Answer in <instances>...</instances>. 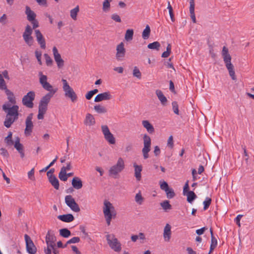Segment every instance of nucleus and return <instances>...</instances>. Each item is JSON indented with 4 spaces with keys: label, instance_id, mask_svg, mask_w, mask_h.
<instances>
[{
    "label": "nucleus",
    "instance_id": "f257e3e1",
    "mask_svg": "<svg viewBox=\"0 0 254 254\" xmlns=\"http://www.w3.org/2000/svg\"><path fill=\"white\" fill-rule=\"evenodd\" d=\"M39 77V83L42 87L49 92L42 97L40 102L48 105L51 99L57 92V89H54L52 85L48 82V77L47 75L43 74L42 72L40 71L38 73Z\"/></svg>",
    "mask_w": 254,
    "mask_h": 254
},
{
    "label": "nucleus",
    "instance_id": "f03ea898",
    "mask_svg": "<svg viewBox=\"0 0 254 254\" xmlns=\"http://www.w3.org/2000/svg\"><path fill=\"white\" fill-rule=\"evenodd\" d=\"M103 213L108 226L110 225L111 220L116 216V211L113 204L108 200H105L103 208Z\"/></svg>",
    "mask_w": 254,
    "mask_h": 254
},
{
    "label": "nucleus",
    "instance_id": "7ed1b4c3",
    "mask_svg": "<svg viewBox=\"0 0 254 254\" xmlns=\"http://www.w3.org/2000/svg\"><path fill=\"white\" fill-rule=\"evenodd\" d=\"M125 167V161L122 157H119L116 164L111 166L109 170V175L110 176L116 178Z\"/></svg>",
    "mask_w": 254,
    "mask_h": 254
},
{
    "label": "nucleus",
    "instance_id": "20e7f679",
    "mask_svg": "<svg viewBox=\"0 0 254 254\" xmlns=\"http://www.w3.org/2000/svg\"><path fill=\"white\" fill-rule=\"evenodd\" d=\"M106 238L109 247L116 252H120L122 250V245L115 235L113 234H108Z\"/></svg>",
    "mask_w": 254,
    "mask_h": 254
},
{
    "label": "nucleus",
    "instance_id": "39448f33",
    "mask_svg": "<svg viewBox=\"0 0 254 254\" xmlns=\"http://www.w3.org/2000/svg\"><path fill=\"white\" fill-rule=\"evenodd\" d=\"M62 81L63 83V90L64 92V95L66 97L69 98L72 102H75L77 100V95L73 89L69 85L67 81L64 79H62Z\"/></svg>",
    "mask_w": 254,
    "mask_h": 254
},
{
    "label": "nucleus",
    "instance_id": "423d86ee",
    "mask_svg": "<svg viewBox=\"0 0 254 254\" xmlns=\"http://www.w3.org/2000/svg\"><path fill=\"white\" fill-rule=\"evenodd\" d=\"M3 110L6 113V115L13 116L15 118L18 117L19 107L16 105L11 106L9 103H6L2 105Z\"/></svg>",
    "mask_w": 254,
    "mask_h": 254
},
{
    "label": "nucleus",
    "instance_id": "0eeeda50",
    "mask_svg": "<svg viewBox=\"0 0 254 254\" xmlns=\"http://www.w3.org/2000/svg\"><path fill=\"white\" fill-rule=\"evenodd\" d=\"M35 98V93L33 91L28 92L22 99V104L28 108L34 106L33 101Z\"/></svg>",
    "mask_w": 254,
    "mask_h": 254
},
{
    "label": "nucleus",
    "instance_id": "6e6552de",
    "mask_svg": "<svg viewBox=\"0 0 254 254\" xmlns=\"http://www.w3.org/2000/svg\"><path fill=\"white\" fill-rule=\"evenodd\" d=\"M32 32L33 30L32 27L29 25H27L26 26L25 31L22 35V37L25 42L29 46H31L34 42L33 38L31 35Z\"/></svg>",
    "mask_w": 254,
    "mask_h": 254
},
{
    "label": "nucleus",
    "instance_id": "1a4fd4ad",
    "mask_svg": "<svg viewBox=\"0 0 254 254\" xmlns=\"http://www.w3.org/2000/svg\"><path fill=\"white\" fill-rule=\"evenodd\" d=\"M143 147L142 150L144 159H146L149 157L148 153L150 151L151 138L146 134L143 136Z\"/></svg>",
    "mask_w": 254,
    "mask_h": 254
},
{
    "label": "nucleus",
    "instance_id": "9d476101",
    "mask_svg": "<svg viewBox=\"0 0 254 254\" xmlns=\"http://www.w3.org/2000/svg\"><path fill=\"white\" fill-rule=\"evenodd\" d=\"M65 203L71 210L75 212L80 211V208L78 204L75 202V199L71 195H67L65 196Z\"/></svg>",
    "mask_w": 254,
    "mask_h": 254
},
{
    "label": "nucleus",
    "instance_id": "9b49d317",
    "mask_svg": "<svg viewBox=\"0 0 254 254\" xmlns=\"http://www.w3.org/2000/svg\"><path fill=\"white\" fill-rule=\"evenodd\" d=\"M101 129L106 140L110 144H114L116 143L115 138L110 132L108 126L106 125L102 126Z\"/></svg>",
    "mask_w": 254,
    "mask_h": 254
},
{
    "label": "nucleus",
    "instance_id": "f8f14e48",
    "mask_svg": "<svg viewBox=\"0 0 254 254\" xmlns=\"http://www.w3.org/2000/svg\"><path fill=\"white\" fill-rule=\"evenodd\" d=\"M33 114H30L26 118L25 121L26 127L24 130L25 134L26 136L31 135L33 128V124L32 122Z\"/></svg>",
    "mask_w": 254,
    "mask_h": 254
},
{
    "label": "nucleus",
    "instance_id": "ddd939ff",
    "mask_svg": "<svg viewBox=\"0 0 254 254\" xmlns=\"http://www.w3.org/2000/svg\"><path fill=\"white\" fill-rule=\"evenodd\" d=\"M25 241L26 242V249L29 254H35L36 252V248L30 237L27 234L24 235Z\"/></svg>",
    "mask_w": 254,
    "mask_h": 254
},
{
    "label": "nucleus",
    "instance_id": "4468645a",
    "mask_svg": "<svg viewBox=\"0 0 254 254\" xmlns=\"http://www.w3.org/2000/svg\"><path fill=\"white\" fill-rule=\"evenodd\" d=\"M53 54L54 60L57 64L59 68H61L64 66V61L62 58L61 54L59 53L57 48L56 47L53 48Z\"/></svg>",
    "mask_w": 254,
    "mask_h": 254
},
{
    "label": "nucleus",
    "instance_id": "2eb2a0df",
    "mask_svg": "<svg viewBox=\"0 0 254 254\" xmlns=\"http://www.w3.org/2000/svg\"><path fill=\"white\" fill-rule=\"evenodd\" d=\"M124 46H125L123 42H121L117 46V53L116 57L118 61H122L125 57L126 49Z\"/></svg>",
    "mask_w": 254,
    "mask_h": 254
},
{
    "label": "nucleus",
    "instance_id": "dca6fc26",
    "mask_svg": "<svg viewBox=\"0 0 254 254\" xmlns=\"http://www.w3.org/2000/svg\"><path fill=\"white\" fill-rule=\"evenodd\" d=\"M35 37L38 43L42 49L46 48V41L42 34L39 29L35 30Z\"/></svg>",
    "mask_w": 254,
    "mask_h": 254
},
{
    "label": "nucleus",
    "instance_id": "f3484780",
    "mask_svg": "<svg viewBox=\"0 0 254 254\" xmlns=\"http://www.w3.org/2000/svg\"><path fill=\"white\" fill-rule=\"evenodd\" d=\"M56 240V238L54 232L51 230L48 231L46 236V243L47 245L50 247H52L53 245L55 246V242Z\"/></svg>",
    "mask_w": 254,
    "mask_h": 254
},
{
    "label": "nucleus",
    "instance_id": "a211bd4d",
    "mask_svg": "<svg viewBox=\"0 0 254 254\" xmlns=\"http://www.w3.org/2000/svg\"><path fill=\"white\" fill-rule=\"evenodd\" d=\"M222 56L223 58L224 62L226 66L232 64L231 63V57L229 54L228 48L224 46L222 51Z\"/></svg>",
    "mask_w": 254,
    "mask_h": 254
},
{
    "label": "nucleus",
    "instance_id": "6ab92c4d",
    "mask_svg": "<svg viewBox=\"0 0 254 254\" xmlns=\"http://www.w3.org/2000/svg\"><path fill=\"white\" fill-rule=\"evenodd\" d=\"M48 109V105L44 104L39 102L38 106V114L37 118L39 120H43L44 119V115L46 113Z\"/></svg>",
    "mask_w": 254,
    "mask_h": 254
},
{
    "label": "nucleus",
    "instance_id": "aec40b11",
    "mask_svg": "<svg viewBox=\"0 0 254 254\" xmlns=\"http://www.w3.org/2000/svg\"><path fill=\"white\" fill-rule=\"evenodd\" d=\"M111 95L109 92H105L98 94L94 99L96 102H101L103 100H108L111 99Z\"/></svg>",
    "mask_w": 254,
    "mask_h": 254
},
{
    "label": "nucleus",
    "instance_id": "412c9836",
    "mask_svg": "<svg viewBox=\"0 0 254 254\" xmlns=\"http://www.w3.org/2000/svg\"><path fill=\"white\" fill-rule=\"evenodd\" d=\"M171 227L169 224H167L164 228L163 237L165 241L169 242L171 236Z\"/></svg>",
    "mask_w": 254,
    "mask_h": 254
},
{
    "label": "nucleus",
    "instance_id": "4be33fe9",
    "mask_svg": "<svg viewBox=\"0 0 254 254\" xmlns=\"http://www.w3.org/2000/svg\"><path fill=\"white\" fill-rule=\"evenodd\" d=\"M133 165L134 168V177L137 181H139L141 179V172L142 170V167L141 165H138L135 163H133Z\"/></svg>",
    "mask_w": 254,
    "mask_h": 254
},
{
    "label": "nucleus",
    "instance_id": "5701e85b",
    "mask_svg": "<svg viewBox=\"0 0 254 254\" xmlns=\"http://www.w3.org/2000/svg\"><path fill=\"white\" fill-rule=\"evenodd\" d=\"M84 124L87 126H92L95 124V118L90 113L86 114L84 120Z\"/></svg>",
    "mask_w": 254,
    "mask_h": 254
},
{
    "label": "nucleus",
    "instance_id": "b1692460",
    "mask_svg": "<svg viewBox=\"0 0 254 254\" xmlns=\"http://www.w3.org/2000/svg\"><path fill=\"white\" fill-rule=\"evenodd\" d=\"M25 9V14L27 15V20L31 21L36 19V15L35 13L28 6H26Z\"/></svg>",
    "mask_w": 254,
    "mask_h": 254
},
{
    "label": "nucleus",
    "instance_id": "393cba45",
    "mask_svg": "<svg viewBox=\"0 0 254 254\" xmlns=\"http://www.w3.org/2000/svg\"><path fill=\"white\" fill-rule=\"evenodd\" d=\"M210 231L211 234V244L210 246V251L208 254H210V253L215 249V248L217 246V239L213 235L212 230L210 229Z\"/></svg>",
    "mask_w": 254,
    "mask_h": 254
},
{
    "label": "nucleus",
    "instance_id": "a878e982",
    "mask_svg": "<svg viewBox=\"0 0 254 254\" xmlns=\"http://www.w3.org/2000/svg\"><path fill=\"white\" fill-rule=\"evenodd\" d=\"M58 218L64 222H71L74 220V217L71 214H66L60 215L58 216Z\"/></svg>",
    "mask_w": 254,
    "mask_h": 254
},
{
    "label": "nucleus",
    "instance_id": "bb28decb",
    "mask_svg": "<svg viewBox=\"0 0 254 254\" xmlns=\"http://www.w3.org/2000/svg\"><path fill=\"white\" fill-rule=\"evenodd\" d=\"M132 242H136L138 239L140 240L141 243H144L145 240V235L143 233L140 232L138 235H132L130 237Z\"/></svg>",
    "mask_w": 254,
    "mask_h": 254
},
{
    "label": "nucleus",
    "instance_id": "cd10ccee",
    "mask_svg": "<svg viewBox=\"0 0 254 254\" xmlns=\"http://www.w3.org/2000/svg\"><path fill=\"white\" fill-rule=\"evenodd\" d=\"M71 184L76 190L80 189L83 186L82 181L78 177H74L72 180Z\"/></svg>",
    "mask_w": 254,
    "mask_h": 254
},
{
    "label": "nucleus",
    "instance_id": "c85d7f7f",
    "mask_svg": "<svg viewBox=\"0 0 254 254\" xmlns=\"http://www.w3.org/2000/svg\"><path fill=\"white\" fill-rule=\"evenodd\" d=\"M5 93L7 96L8 102L13 105H15L16 101L15 96L12 92L8 89L5 90Z\"/></svg>",
    "mask_w": 254,
    "mask_h": 254
},
{
    "label": "nucleus",
    "instance_id": "c756f323",
    "mask_svg": "<svg viewBox=\"0 0 254 254\" xmlns=\"http://www.w3.org/2000/svg\"><path fill=\"white\" fill-rule=\"evenodd\" d=\"M17 119V118H15L13 116L6 115V118L3 123L4 126L7 128H9Z\"/></svg>",
    "mask_w": 254,
    "mask_h": 254
},
{
    "label": "nucleus",
    "instance_id": "7c9ffc66",
    "mask_svg": "<svg viewBox=\"0 0 254 254\" xmlns=\"http://www.w3.org/2000/svg\"><path fill=\"white\" fill-rule=\"evenodd\" d=\"M156 94L163 106H165L167 102L166 97L164 95L163 92L160 90H156Z\"/></svg>",
    "mask_w": 254,
    "mask_h": 254
},
{
    "label": "nucleus",
    "instance_id": "2f4dec72",
    "mask_svg": "<svg viewBox=\"0 0 254 254\" xmlns=\"http://www.w3.org/2000/svg\"><path fill=\"white\" fill-rule=\"evenodd\" d=\"M142 125L149 133H152L154 131V128L153 126L147 120L142 121Z\"/></svg>",
    "mask_w": 254,
    "mask_h": 254
},
{
    "label": "nucleus",
    "instance_id": "473e14b6",
    "mask_svg": "<svg viewBox=\"0 0 254 254\" xmlns=\"http://www.w3.org/2000/svg\"><path fill=\"white\" fill-rule=\"evenodd\" d=\"M49 182L56 190L59 189V182L56 176H51L49 178Z\"/></svg>",
    "mask_w": 254,
    "mask_h": 254
},
{
    "label": "nucleus",
    "instance_id": "72a5a7b5",
    "mask_svg": "<svg viewBox=\"0 0 254 254\" xmlns=\"http://www.w3.org/2000/svg\"><path fill=\"white\" fill-rule=\"evenodd\" d=\"M134 31L132 29H128L126 30L125 35V39L127 41H130L133 39Z\"/></svg>",
    "mask_w": 254,
    "mask_h": 254
},
{
    "label": "nucleus",
    "instance_id": "f704fd0d",
    "mask_svg": "<svg viewBox=\"0 0 254 254\" xmlns=\"http://www.w3.org/2000/svg\"><path fill=\"white\" fill-rule=\"evenodd\" d=\"M79 11V6L77 5L75 7L72 9L70 11V16L72 19L76 20L77 19V15Z\"/></svg>",
    "mask_w": 254,
    "mask_h": 254
},
{
    "label": "nucleus",
    "instance_id": "c9c22d12",
    "mask_svg": "<svg viewBox=\"0 0 254 254\" xmlns=\"http://www.w3.org/2000/svg\"><path fill=\"white\" fill-rule=\"evenodd\" d=\"M113 0H104L103 2L102 10L104 12H107L109 11L111 7L110 2Z\"/></svg>",
    "mask_w": 254,
    "mask_h": 254
},
{
    "label": "nucleus",
    "instance_id": "e433bc0d",
    "mask_svg": "<svg viewBox=\"0 0 254 254\" xmlns=\"http://www.w3.org/2000/svg\"><path fill=\"white\" fill-rule=\"evenodd\" d=\"M230 76L232 78V79L234 80L236 79V77L235 76V72L234 70V66L232 64H229L226 66Z\"/></svg>",
    "mask_w": 254,
    "mask_h": 254
},
{
    "label": "nucleus",
    "instance_id": "4c0bfd02",
    "mask_svg": "<svg viewBox=\"0 0 254 254\" xmlns=\"http://www.w3.org/2000/svg\"><path fill=\"white\" fill-rule=\"evenodd\" d=\"M144 199L142 197L141 193L140 191L135 194L134 200L136 203L138 205H142L144 201Z\"/></svg>",
    "mask_w": 254,
    "mask_h": 254
},
{
    "label": "nucleus",
    "instance_id": "58836bf2",
    "mask_svg": "<svg viewBox=\"0 0 254 254\" xmlns=\"http://www.w3.org/2000/svg\"><path fill=\"white\" fill-rule=\"evenodd\" d=\"M186 195L187 196V201L190 203H192L196 197V194L192 191H188Z\"/></svg>",
    "mask_w": 254,
    "mask_h": 254
},
{
    "label": "nucleus",
    "instance_id": "ea45409f",
    "mask_svg": "<svg viewBox=\"0 0 254 254\" xmlns=\"http://www.w3.org/2000/svg\"><path fill=\"white\" fill-rule=\"evenodd\" d=\"M150 34V28L148 25H147L145 27V28L143 30L142 37V38L144 40H146L148 39Z\"/></svg>",
    "mask_w": 254,
    "mask_h": 254
},
{
    "label": "nucleus",
    "instance_id": "a19ab883",
    "mask_svg": "<svg viewBox=\"0 0 254 254\" xmlns=\"http://www.w3.org/2000/svg\"><path fill=\"white\" fill-rule=\"evenodd\" d=\"M160 46V44L158 42L155 41L153 43L149 44L147 45V48L151 50H159Z\"/></svg>",
    "mask_w": 254,
    "mask_h": 254
},
{
    "label": "nucleus",
    "instance_id": "79ce46f5",
    "mask_svg": "<svg viewBox=\"0 0 254 254\" xmlns=\"http://www.w3.org/2000/svg\"><path fill=\"white\" fill-rule=\"evenodd\" d=\"M94 109L99 114H103L107 112L106 109L104 107L99 105L94 106Z\"/></svg>",
    "mask_w": 254,
    "mask_h": 254
},
{
    "label": "nucleus",
    "instance_id": "37998d69",
    "mask_svg": "<svg viewBox=\"0 0 254 254\" xmlns=\"http://www.w3.org/2000/svg\"><path fill=\"white\" fill-rule=\"evenodd\" d=\"M59 178L62 181H66L67 180L66 172H64V169H61L59 174Z\"/></svg>",
    "mask_w": 254,
    "mask_h": 254
},
{
    "label": "nucleus",
    "instance_id": "c03bdc74",
    "mask_svg": "<svg viewBox=\"0 0 254 254\" xmlns=\"http://www.w3.org/2000/svg\"><path fill=\"white\" fill-rule=\"evenodd\" d=\"M60 234L64 238H68L71 234L70 231L66 228H63L60 230Z\"/></svg>",
    "mask_w": 254,
    "mask_h": 254
},
{
    "label": "nucleus",
    "instance_id": "a18cd8bd",
    "mask_svg": "<svg viewBox=\"0 0 254 254\" xmlns=\"http://www.w3.org/2000/svg\"><path fill=\"white\" fill-rule=\"evenodd\" d=\"M160 205L165 211H167L171 209V205L169 203L168 200H165L160 203Z\"/></svg>",
    "mask_w": 254,
    "mask_h": 254
},
{
    "label": "nucleus",
    "instance_id": "49530a36",
    "mask_svg": "<svg viewBox=\"0 0 254 254\" xmlns=\"http://www.w3.org/2000/svg\"><path fill=\"white\" fill-rule=\"evenodd\" d=\"M159 185L160 189L165 191H167V190L169 188L167 183L164 180H160L159 181Z\"/></svg>",
    "mask_w": 254,
    "mask_h": 254
},
{
    "label": "nucleus",
    "instance_id": "de8ad7c7",
    "mask_svg": "<svg viewBox=\"0 0 254 254\" xmlns=\"http://www.w3.org/2000/svg\"><path fill=\"white\" fill-rule=\"evenodd\" d=\"M12 132H9L8 135L5 138V142L7 145H12L13 144V141L12 140Z\"/></svg>",
    "mask_w": 254,
    "mask_h": 254
},
{
    "label": "nucleus",
    "instance_id": "09e8293b",
    "mask_svg": "<svg viewBox=\"0 0 254 254\" xmlns=\"http://www.w3.org/2000/svg\"><path fill=\"white\" fill-rule=\"evenodd\" d=\"M44 57L45 58L47 65L52 66L53 63V61L50 56L47 54H44Z\"/></svg>",
    "mask_w": 254,
    "mask_h": 254
},
{
    "label": "nucleus",
    "instance_id": "8fccbe9b",
    "mask_svg": "<svg viewBox=\"0 0 254 254\" xmlns=\"http://www.w3.org/2000/svg\"><path fill=\"white\" fill-rule=\"evenodd\" d=\"M211 198L209 197H206L204 200V201L203 202V204L204 205L203 209L204 210H206L208 208L209 206H210L211 203Z\"/></svg>",
    "mask_w": 254,
    "mask_h": 254
},
{
    "label": "nucleus",
    "instance_id": "3c124183",
    "mask_svg": "<svg viewBox=\"0 0 254 254\" xmlns=\"http://www.w3.org/2000/svg\"><path fill=\"white\" fill-rule=\"evenodd\" d=\"M166 192L167 197L168 198L171 199L173 198L175 195V193L172 188H169L167 190V191H165Z\"/></svg>",
    "mask_w": 254,
    "mask_h": 254
},
{
    "label": "nucleus",
    "instance_id": "603ef678",
    "mask_svg": "<svg viewBox=\"0 0 254 254\" xmlns=\"http://www.w3.org/2000/svg\"><path fill=\"white\" fill-rule=\"evenodd\" d=\"M172 105L174 113L176 115H179V110L178 103L176 101H173L172 103Z\"/></svg>",
    "mask_w": 254,
    "mask_h": 254
},
{
    "label": "nucleus",
    "instance_id": "864d4df0",
    "mask_svg": "<svg viewBox=\"0 0 254 254\" xmlns=\"http://www.w3.org/2000/svg\"><path fill=\"white\" fill-rule=\"evenodd\" d=\"M133 75L134 77H137L138 79H140L141 77V73L139 70V69L136 67L135 66L133 70Z\"/></svg>",
    "mask_w": 254,
    "mask_h": 254
},
{
    "label": "nucleus",
    "instance_id": "5fc2aeb1",
    "mask_svg": "<svg viewBox=\"0 0 254 254\" xmlns=\"http://www.w3.org/2000/svg\"><path fill=\"white\" fill-rule=\"evenodd\" d=\"M14 145L17 151L23 149L22 145L20 143V139L18 137L15 140Z\"/></svg>",
    "mask_w": 254,
    "mask_h": 254
},
{
    "label": "nucleus",
    "instance_id": "6e6d98bb",
    "mask_svg": "<svg viewBox=\"0 0 254 254\" xmlns=\"http://www.w3.org/2000/svg\"><path fill=\"white\" fill-rule=\"evenodd\" d=\"M35 56L40 65H42V62L41 60L42 53L40 51L36 50L35 52Z\"/></svg>",
    "mask_w": 254,
    "mask_h": 254
},
{
    "label": "nucleus",
    "instance_id": "4d7b16f0",
    "mask_svg": "<svg viewBox=\"0 0 254 254\" xmlns=\"http://www.w3.org/2000/svg\"><path fill=\"white\" fill-rule=\"evenodd\" d=\"M28 179L32 181H34L35 178L34 177V168H32L30 171L28 172Z\"/></svg>",
    "mask_w": 254,
    "mask_h": 254
},
{
    "label": "nucleus",
    "instance_id": "13d9d810",
    "mask_svg": "<svg viewBox=\"0 0 254 254\" xmlns=\"http://www.w3.org/2000/svg\"><path fill=\"white\" fill-rule=\"evenodd\" d=\"M167 146L170 148H173L174 147L173 137L172 135L170 136L167 140Z\"/></svg>",
    "mask_w": 254,
    "mask_h": 254
},
{
    "label": "nucleus",
    "instance_id": "bf43d9fd",
    "mask_svg": "<svg viewBox=\"0 0 254 254\" xmlns=\"http://www.w3.org/2000/svg\"><path fill=\"white\" fill-rule=\"evenodd\" d=\"M80 238L78 237H74L69 240L67 244H75L79 242Z\"/></svg>",
    "mask_w": 254,
    "mask_h": 254
},
{
    "label": "nucleus",
    "instance_id": "052dcab7",
    "mask_svg": "<svg viewBox=\"0 0 254 254\" xmlns=\"http://www.w3.org/2000/svg\"><path fill=\"white\" fill-rule=\"evenodd\" d=\"M55 248V246L53 245L52 247H50L47 245V249H45L44 252L45 254H52V251H53V249Z\"/></svg>",
    "mask_w": 254,
    "mask_h": 254
},
{
    "label": "nucleus",
    "instance_id": "680f3d73",
    "mask_svg": "<svg viewBox=\"0 0 254 254\" xmlns=\"http://www.w3.org/2000/svg\"><path fill=\"white\" fill-rule=\"evenodd\" d=\"M111 18L113 20L115 21L116 22H121V19L120 16L116 13L113 14L111 16Z\"/></svg>",
    "mask_w": 254,
    "mask_h": 254
},
{
    "label": "nucleus",
    "instance_id": "e2e57ef3",
    "mask_svg": "<svg viewBox=\"0 0 254 254\" xmlns=\"http://www.w3.org/2000/svg\"><path fill=\"white\" fill-rule=\"evenodd\" d=\"M7 16L5 14H3L0 17V23L2 24V25H5L7 23Z\"/></svg>",
    "mask_w": 254,
    "mask_h": 254
},
{
    "label": "nucleus",
    "instance_id": "0e129e2a",
    "mask_svg": "<svg viewBox=\"0 0 254 254\" xmlns=\"http://www.w3.org/2000/svg\"><path fill=\"white\" fill-rule=\"evenodd\" d=\"M190 13H194V0H190Z\"/></svg>",
    "mask_w": 254,
    "mask_h": 254
},
{
    "label": "nucleus",
    "instance_id": "69168bd1",
    "mask_svg": "<svg viewBox=\"0 0 254 254\" xmlns=\"http://www.w3.org/2000/svg\"><path fill=\"white\" fill-rule=\"evenodd\" d=\"M167 9L169 10V15H170V18L171 19V20L172 21H174L175 19H174V14H173L172 7L169 6V7H167Z\"/></svg>",
    "mask_w": 254,
    "mask_h": 254
},
{
    "label": "nucleus",
    "instance_id": "338daca9",
    "mask_svg": "<svg viewBox=\"0 0 254 254\" xmlns=\"http://www.w3.org/2000/svg\"><path fill=\"white\" fill-rule=\"evenodd\" d=\"M0 154L1 155H2L4 157H6V158L8 157V153L5 149H4L3 148H0Z\"/></svg>",
    "mask_w": 254,
    "mask_h": 254
},
{
    "label": "nucleus",
    "instance_id": "774afa93",
    "mask_svg": "<svg viewBox=\"0 0 254 254\" xmlns=\"http://www.w3.org/2000/svg\"><path fill=\"white\" fill-rule=\"evenodd\" d=\"M36 2L40 6H47V3L46 0H36Z\"/></svg>",
    "mask_w": 254,
    "mask_h": 254
}]
</instances>
